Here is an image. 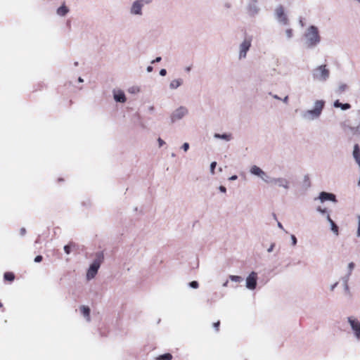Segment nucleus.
<instances>
[{
  "mask_svg": "<svg viewBox=\"0 0 360 360\" xmlns=\"http://www.w3.org/2000/svg\"><path fill=\"white\" fill-rule=\"evenodd\" d=\"M304 44L307 49H314L321 42L319 28L315 25H309L303 34Z\"/></svg>",
  "mask_w": 360,
  "mask_h": 360,
  "instance_id": "obj_2",
  "label": "nucleus"
},
{
  "mask_svg": "<svg viewBox=\"0 0 360 360\" xmlns=\"http://www.w3.org/2000/svg\"><path fill=\"white\" fill-rule=\"evenodd\" d=\"M219 190L220 192H221L223 193H226V188L224 186H220L219 187Z\"/></svg>",
  "mask_w": 360,
  "mask_h": 360,
  "instance_id": "obj_38",
  "label": "nucleus"
},
{
  "mask_svg": "<svg viewBox=\"0 0 360 360\" xmlns=\"http://www.w3.org/2000/svg\"><path fill=\"white\" fill-rule=\"evenodd\" d=\"M277 225H278V227L279 229H282V230H284V228H283V225L281 224V223L278 222V224H277Z\"/></svg>",
  "mask_w": 360,
  "mask_h": 360,
  "instance_id": "obj_49",
  "label": "nucleus"
},
{
  "mask_svg": "<svg viewBox=\"0 0 360 360\" xmlns=\"http://www.w3.org/2000/svg\"><path fill=\"white\" fill-rule=\"evenodd\" d=\"M42 260V257L40 256V255H38L35 258H34V262H39Z\"/></svg>",
  "mask_w": 360,
  "mask_h": 360,
  "instance_id": "obj_40",
  "label": "nucleus"
},
{
  "mask_svg": "<svg viewBox=\"0 0 360 360\" xmlns=\"http://www.w3.org/2000/svg\"><path fill=\"white\" fill-rule=\"evenodd\" d=\"M238 179V176L236 175H233L229 177V180L230 181H235Z\"/></svg>",
  "mask_w": 360,
  "mask_h": 360,
  "instance_id": "obj_45",
  "label": "nucleus"
},
{
  "mask_svg": "<svg viewBox=\"0 0 360 360\" xmlns=\"http://www.w3.org/2000/svg\"><path fill=\"white\" fill-rule=\"evenodd\" d=\"M78 80L79 82H83V81H84L83 79L81 77H79Z\"/></svg>",
  "mask_w": 360,
  "mask_h": 360,
  "instance_id": "obj_53",
  "label": "nucleus"
},
{
  "mask_svg": "<svg viewBox=\"0 0 360 360\" xmlns=\"http://www.w3.org/2000/svg\"><path fill=\"white\" fill-rule=\"evenodd\" d=\"M269 185L276 186L285 191H288L291 188L290 181L284 176H271Z\"/></svg>",
  "mask_w": 360,
  "mask_h": 360,
  "instance_id": "obj_9",
  "label": "nucleus"
},
{
  "mask_svg": "<svg viewBox=\"0 0 360 360\" xmlns=\"http://www.w3.org/2000/svg\"><path fill=\"white\" fill-rule=\"evenodd\" d=\"M191 69V66L186 67V68H185V71H186V72H190Z\"/></svg>",
  "mask_w": 360,
  "mask_h": 360,
  "instance_id": "obj_51",
  "label": "nucleus"
},
{
  "mask_svg": "<svg viewBox=\"0 0 360 360\" xmlns=\"http://www.w3.org/2000/svg\"><path fill=\"white\" fill-rule=\"evenodd\" d=\"M189 286L192 288H198V283L197 281H192L189 283Z\"/></svg>",
  "mask_w": 360,
  "mask_h": 360,
  "instance_id": "obj_34",
  "label": "nucleus"
},
{
  "mask_svg": "<svg viewBox=\"0 0 360 360\" xmlns=\"http://www.w3.org/2000/svg\"><path fill=\"white\" fill-rule=\"evenodd\" d=\"M245 10L247 13L251 17L257 15L261 11L259 0H247Z\"/></svg>",
  "mask_w": 360,
  "mask_h": 360,
  "instance_id": "obj_11",
  "label": "nucleus"
},
{
  "mask_svg": "<svg viewBox=\"0 0 360 360\" xmlns=\"http://www.w3.org/2000/svg\"><path fill=\"white\" fill-rule=\"evenodd\" d=\"M311 77L315 82H326L330 77V70L328 65L321 64L314 67L311 70Z\"/></svg>",
  "mask_w": 360,
  "mask_h": 360,
  "instance_id": "obj_3",
  "label": "nucleus"
},
{
  "mask_svg": "<svg viewBox=\"0 0 360 360\" xmlns=\"http://www.w3.org/2000/svg\"><path fill=\"white\" fill-rule=\"evenodd\" d=\"M283 102L285 103H288V96L284 97V98L283 99Z\"/></svg>",
  "mask_w": 360,
  "mask_h": 360,
  "instance_id": "obj_48",
  "label": "nucleus"
},
{
  "mask_svg": "<svg viewBox=\"0 0 360 360\" xmlns=\"http://www.w3.org/2000/svg\"><path fill=\"white\" fill-rule=\"evenodd\" d=\"M285 39L287 41H290L292 39V38L295 36V32L292 28L291 27H287L284 30L283 32Z\"/></svg>",
  "mask_w": 360,
  "mask_h": 360,
  "instance_id": "obj_19",
  "label": "nucleus"
},
{
  "mask_svg": "<svg viewBox=\"0 0 360 360\" xmlns=\"http://www.w3.org/2000/svg\"><path fill=\"white\" fill-rule=\"evenodd\" d=\"M184 83V79L182 78H176L172 79L169 84V88L170 90H175L180 87Z\"/></svg>",
  "mask_w": 360,
  "mask_h": 360,
  "instance_id": "obj_16",
  "label": "nucleus"
},
{
  "mask_svg": "<svg viewBox=\"0 0 360 360\" xmlns=\"http://www.w3.org/2000/svg\"><path fill=\"white\" fill-rule=\"evenodd\" d=\"M79 310H80L81 314L86 319V321L87 322H90L91 321L90 308L86 305H82L79 307Z\"/></svg>",
  "mask_w": 360,
  "mask_h": 360,
  "instance_id": "obj_17",
  "label": "nucleus"
},
{
  "mask_svg": "<svg viewBox=\"0 0 360 360\" xmlns=\"http://www.w3.org/2000/svg\"><path fill=\"white\" fill-rule=\"evenodd\" d=\"M150 110H154V108L153 107H150Z\"/></svg>",
  "mask_w": 360,
  "mask_h": 360,
  "instance_id": "obj_56",
  "label": "nucleus"
},
{
  "mask_svg": "<svg viewBox=\"0 0 360 360\" xmlns=\"http://www.w3.org/2000/svg\"><path fill=\"white\" fill-rule=\"evenodd\" d=\"M274 20L282 26L290 24V18L287 9L281 4L277 5L273 12Z\"/></svg>",
  "mask_w": 360,
  "mask_h": 360,
  "instance_id": "obj_4",
  "label": "nucleus"
},
{
  "mask_svg": "<svg viewBox=\"0 0 360 360\" xmlns=\"http://www.w3.org/2000/svg\"><path fill=\"white\" fill-rule=\"evenodd\" d=\"M68 12V9L65 6H61L57 9V14L60 16H65Z\"/></svg>",
  "mask_w": 360,
  "mask_h": 360,
  "instance_id": "obj_24",
  "label": "nucleus"
},
{
  "mask_svg": "<svg viewBox=\"0 0 360 360\" xmlns=\"http://www.w3.org/2000/svg\"><path fill=\"white\" fill-rule=\"evenodd\" d=\"M252 36L246 35L240 42L238 47V58L239 60H244L247 58L248 52L252 46Z\"/></svg>",
  "mask_w": 360,
  "mask_h": 360,
  "instance_id": "obj_7",
  "label": "nucleus"
},
{
  "mask_svg": "<svg viewBox=\"0 0 360 360\" xmlns=\"http://www.w3.org/2000/svg\"><path fill=\"white\" fill-rule=\"evenodd\" d=\"M25 231V229H21V233H22V234H24Z\"/></svg>",
  "mask_w": 360,
  "mask_h": 360,
  "instance_id": "obj_54",
  "label": "nucleus"
},
{
  "mask_svg": "<svg viewBox=\"0 0 360 360\" xmlns=\"http://www.w3.org/2000/svg\"><path fill=\"white\" fill-rule=\"evenodd\" d=\"M172 358V354L167 353L162 355H160L157 358L158 360H171Z\"/></svg>",
  "mask_w": 360,
  "mask_h": 360,
  "instance_id": "obj_27",
  "label": "nucleus"
},
{
  "mask_svg": "<svg viewBox=\"0 0 360 360\" xmlns=\"http://www.w3.org/2000/svg\"><path fill=\"white\" fill-rule=\"evenodd\" d=\"M153 67H152V66H148V67H147V68H146V71H147L148 72H152V71H153Z\"/></svg>",
  "mask_w": 360,
  "mask_h": 360,
  "instance_id": "obj_47",
  "label": "nucleus"
},
{
  "mask_svg": "<svg viewBox=\"0 0 360 360\" xmlns=\"http://www.w3.org/2000/svg\"><path fill=\"white\" fill-rule=\"evenodd\" d=\"M214 138L216 139H222L226 141H230L232 139V135L231 134H226V133L223 134H214Z\"/></svg>",
  "mask_w": 360,
  "mask_h": 360,
  "instance_id": "obj_21",
  "label": "nucleus"
},
{
  "mask_svg": "<svg viewBox=\"0 0 360 360\" xmlns=\"http://www.w3.org/2000/svg\"><path fill=\"white\" fill-rule=\"evenodd\" d=\"M216 165H217V162H212L210 164V173L212 174H214V169H215Z\"/></svg>",
  "mask_w": 360,
  "mask_h": 360,
  "instance_id": "obj_32",
  "label": "nucleus"
},
{
  "mask_svg": "<svg viewBox=\"0 0 360 360\" xmlns=\"http://www.w3.org/2000/svg\"><path fill=\"white\" fill-rule=\"evenodd\" d=\"M64 251L67 255H69L70 253V246L67 245L64 246Z\"/></svg>",
  "mask_w": 360,
  "mask_h": 360,
  "instance_id": "obj_37",
  "label": "nucleus"
},
{
  "mask_svg": "<svg viewBox=\"0 0 360 360\" xmlns=\"http://www.w3.org/2000/svg\"><path fill=\"white\" fill-rule=\"evenodd\" d=\"M340 280L342 283L345 290L349 291V288L348 282H349V279L347 278V277H341Z\"/></svg>",
  "mask_w": 360,
  "mask_h": 360,
  "instance_id": "obj_26",
  "label": "nucleus"
},
{
  "mask_svg": "<svg viewBox=\"0 0 360 360\" xmlns=\"http://www.w3.org/2000/svg\"><path fill=\"white\" fill-rule=\"evenodd\" d=\"M325 104L326 102L322 99L314 100L311 108L305 109L300 112V118L308 122L318 120L322 115Z\"/></svg>",
  "mask_w": 360,
  "mask_h": 360,
  "instance_id": "obj_1",
  "label": "nucleus"
},
{
  "mask_svg": "<svg viewBox=\"0 0 360 360\" xmlns=\"http://www.w3.org/2000/svg\"><path fill=\"white\" fill-rule=\"evenodd\" d=\"M300 25L303 26V22L302 20L300 21Z\"/></svg>",
  "mask_w": 360,
  "mask_h": 360,
  "instance_id": "obj_55",
  "label": "nucleus"
},
{
  "mask_svg": "<svg viewBox=\"0 0 360 360\" xmlns=\"http://www.w3.org/2000/svg\"><path fill=\"white\" fill-rule=\"evenodd\" d=\"M228 283H229V281H226L224 283H223V287L226 288L228 286Z\"/></svg>",
  "mask_w": 360,
  "mask_h": 360,
  "instance_id": "obj_50",
  "label": "nucleus"
},
{
  "mask_svg": "<svg viewBox=\"0 0 360 360\" xmlns=\"http://www.w3.org/2000/svg\"><path fill=\"white\" fill-rule=\"evenodd\" d=\"M189 143H187V142H185L182 144L181 146V149L184 151V152H187L189 149Z\"/></svg>",
  "mask_w": 360,
  "mask_h": 360,
  "instance_id": "obj_31",
  "label": "nucleus"
},
{
  "mask_svg": "<svg viewBox=\"0 0 360 360\" xmlns=\"http://www.w3.org/2000/svg\"><path fill=\"white\" fill-rule=\"evenodd\" d=\"M158 142L160 147L162 146L165 143V142L161 138L158 139Z\"/></svg>",
  "mask_w": 360,
  "mask_h": 360,
  "instance_id": "obj_39",
  "label": "nucleus"
},
{
  "mask_svg": "<svg viewBox=\"0 0 360 360\" xmlns=\"http://www.w3.org/2000/svg\"><path fill=\"white\" fill-rule=\"evenodd\" d=\"M316 210H317V212H319V213H321L322 214H326L328 212L326 209L322 208L321 207H318L316 208Z\"/></svg>",
  "mask_w": 360,
  "mask_h": 360,
  "instance_id": "obj_33",
  "label": "nucleus"
},
{
  "mask_svg": "<svg viewBox=\"0 0 360 360\" xmlns=\"http://www.w3.org/2000/svg\"><path fill=\"white\" fill-rule=\"evenodd\" d=\"M333 106L335 108H340L342 110H347L351 108V105L349 103H341L338 100L335 101L333 103Z\"/></svg>",
  "mask_w": 360,
  "mask_h": 360,
  "instance_id": "obj_22",
  "label": "nucleus"
},
{
  "mask_svg": "<svg viewBox=\"0 0 360 360\" xmlns=\"http://www.w3.org/2000/svg\"><path fill=\"white\" fill-rule=\"evenodd\" d=\"M349 86L345 82H339L335 89V92L338 94H341L347 91Z\"/></svg>",
  "mask_w": 360,
  "mask_h": 360,
  "instance_id": "obj_20",
  "label": "nucleus"
},
{
  "mask_svg": "<svg viewBox=\"0 0 360 360\" xmlns=\"http://www.w3.org/2000/svg\"><path fill=\"white\" fill-rule=\"evenodd\" d=\"M2 306H3V305H2L1 302H0V307H1Z\"/></svg>",
  "mask_w": 360,
  "mask_h": 360,
  "instance_id": "obj_57",
  "label": "nucleus"
},
{
  "mask_svg": "<svg viewBox=\"0 0 360 360\" xmlns=\"http://www.w3.org/2000/svg\"><path fill=\"white\" fill-rule=\"evenodd\" d=\"M347 322L357 341L360 340V321L355 316H349Z\"/></svg>",
  "mask_w": 360,
  "mask_h": 360,
  "instance_id": "obj_12",
  "label": "nucleus"
},
{
  "mask_svg": "<svg viewBox=\"0 0 360 360\" xmlns=\"http://www.w3.org/2000/svg\"><path fill=\"white\" fill-rule=\"evenodd\" d=\"M258 275L255 271L250 272L245 278V287L250 290H254L257 288Z\"/></svg>",
  "mask_w": 360,
  "mask_h": 360,
  "instance_id": "obj_13",
  "label": "nucleus"
},
{
  "mask_svg": "<svg viewBox=\"0 0 360 360\" xmlns=\"http://www.w3.org/2000/svg\"><path fill=\"white\" fill-rule=\"evenodd\" d=\"M338 281L335 282L333 284H331V285H330V287H329L330 290L331 292H332V291H333V290L336 288V287L338 286Z\"/></svg>",
  "mask_w": 360,
  "mask_h": 360,
  "instance_id": "obj_36",
  "label": "nucleus"
},
{
  "mask_svg": "<svg viewBox=\"0 0 360 360\" xmlns=\"http://www.w3.org/2000/svg\"><path fill=\"white\" fill-rule=\"evenodd\" d=\"M148 0H134L129 7V13L132 17L141 18L143 15L144 6L149 4Z\"/></svg>",
  "mask_w": 360,
  "mask_h": 360,
  "instance_id": "obj_6",
  "label": "nucleus"
},
{
  "mask_svg": "<svg viewBox=\"0 0 360 360\" xmlns=\"http://www.w3.org/2000/svg\"><path fill=\"white\" fill-rule=\"evenodd\" d=\"M4 278L7 281H12L14 279V275L13 273H6L4 274Z\"/></svg>",
  "mask_w": 360,
  "mask_h": 360,
  "instance_id": "obj_30",
  "label": "nucleus"
},
{
  "mask_svg": "<svg viewBox=\"0 0 360 360\" xmlns=\"http://www.w3.org/2000/svg\"><path fill=\"white\" fill-rule=\"evenodd\" d=\"M103 255L101 254H98L96 258L90 264L86 274V279L87 281H91L95 278L101 266V264L103 262Z\"/></svg>",
  "mask_w": 360,
  "mask_h": 360,
  "instance_id": "obj_8",
  "label": "nucleus"
},
{
  "mask_svg": "<svg viewBox=\"0 0 360 360\" xmlns=\"http://www.w3.org/2000/svg\"><path fill=\"white\" fill-rule=\"evenodd\" d=\"M166 74H167V71H166V70H165V69H161V70H160V75L161 76H162V77H163V76H165V75H166Z\"/></svg>",
  "mask_w": 360,
  "mask_h": 360,
  "instance_id": "obj_41",
  "label": "nucleus"
},
{
  "mask_svg": "<svg viewBox=\"0 0 360 360\" xmlns=\"http://www.w3.org/2000/svg\"><path fill=\"white\" fill-rule=\"evenodd\" d=\"M219 326V321H217V323H214L213 324V326L214 327V328L217 330H218V327Z\"/></svg>",
  "mask_w": 360,
  "mask_h": 360,
  "instance_id": "obj_46",
  "label": "nucleus"
},
{
  "mask_svg": "<svg viewBox=\"0 0 360 360\" xmlns=\"http://www.w3.org/2000/svg\"><path fill=\"white\" fill-rule=\"evenodd\" d=\"M326 220L330 223V221H333V219L330 218L329 213H326Z\"/></svg>",
  "mask_w": 360,
  "mask_h": 360,
  "instance_id": "obj_42",
  "label": "nucleus"
},
{
  "mask_svg": "<svg viewBox=\"0 0 360 360\" xmlns=\"http://www.w3.org/2000/svg\"><path fill=\"white\" fill-rule=\"evenodd\" d=\"M274 246H275V245H274V243H272V244L269 246V248L267 249V252H271L273 251L274 248Z\"/></svg>",
  "mask_w": 360,
  "mask_h": 360,
  "instance_id": "obj_43",
  "label": "nucleus"
},
{
  "mask_svg": "<svg viewBox=\"0 0 360 360\" xmlns=\"http://www.w3.org/2000/svg\"><path fill=\"white\" fill-rule=\"evenodd\" d=\"M356 115L360 120V109L357 110ZM350 130L353 134H360V122L356 127H350Z\"/></svg>",
  "mask_w": 360,
  "mask_h": 360,
  "instance_id": "obj_23",
  "label": "nucleus"
},
{
  "mask_svg": "<svg viewBox=\"0 0 360 360\" xmlns=\"http://www.w3.org/2000/svg\"><path fill=\"white\" fill-rule=\"evenodd\" d=\"M250 174L259 178L266 184H269L271 176L257 165H252L250 168Z\"/></svg>",
  "mask_w": 360,
  "mask_h": 360,
  "instance_id": "obj_10",
  "label": "nucleus"
},
{
  "mask_svg": "<svg viewBox=\"0 0 360 360\" xmlns=\"http://www.w3.org/2000/svg\"><path fill=\"white\" fill-rule=\"evenodd\" d=\"M329 224H330V230L332 231V232L335 235L338 236L339 234V230H338V226L335 224V222L333 221H330Z\"/></svg>",
  "mask_w": 360,
  "mask_h": 360,
  "instance_id": "obj_25",
  "label": "nucleus"
},
{
  "mask_svg": "<svg viewBox=\"0 0 360 360\" xmlns=\"http://www.w3.org/2000/svg\"><path fill=\"white\" fill-rule=\"evenodd\" d=\"M357 219V229L356 231V238H360V215L356 216Z\"/></svg>",
  "mask_w": 360,
  "mask_h": 360,
  "instance_id": "obj_28",
  "label": "nucleus"
},
{
  "mask_svg": "<svg viewBox=\"0 0 360 360\" xmlns=\"http://www.w3.org/2000/svg\"><path fill=\"white\" fill-rule=\"evenodd\" d=\"M319 199L320 200V201L321 202H323L327 200L332 201L333 202H337L335 195H334L333 193H327L325 191H322L320 193Z\"/></svg>",
  "mask_w": 360,
  "mask_h": 360,
  "instance_id": "obj_14",
  "label": "nucleus"
},
{
  "mask_svg": "<svg viewBox=\"0 0 360 360\" xmlns=\"http://www.w3.org/2000/svg\"><path fill=\"white\" fill-rule=\"evenodd\" d=\"M113 98L116 102L124 103L126 101L125 94L120 89L113 91Z\"/></svg>",
  "mask_w": 360,
  "mask_h": 360,
  "instance_id": "obj_15",
  "label": "nucleus"
},
{
  "mask_svg": "<svg viewBox=\"0 0 360 360\" xmlns=\"http://www.w3.org/2000/svg\"><path fill=\"white\" fill-rule=\"evenodd\" d=\"M161 57H157L155 60H152V63H159L161 60Z\"/></svg>",
  "mask_w": 360,
  "mask_h": 360,
  "instance_id": "obj_44",
  "label": "nucleus"
},
{
  "mask_svg": "<svg viewBox=\"0 0 360 360\" xmlns=\"http://www.w3.org/2000/svg\"><path fill=\"white\" fill-rule=\"evenodd\" d=\"M291 243L292 246H295L297 245V238L294 235H291L290 236Z\"/></svg>",
  "mask_w": 360,
  "mask_h": 360,
  "instance_id": "obj_35",
  "label": "nucleus"
},
{
  "mask_svg": "<svg viewBox=\"0 0 360 360\" xmlns=\"http://www.w3.org/2000/svg\"><path fill=\"white\" fill-rule=\"evenodd\" d=\"M188 114L189 110L186 106L179 105L170 112L169 116V123L172 124H176L187 117Z\"/></svg>",
  "mask_w": 360,
  "mask_h": 360,
  "instance_id": "obj_5",
  "label": "nucleus"
},
{
  "mask_svg": "<svg viewBox=\"0 0 360 360\" xmlns=\"http://www.w3.org/2000/svg\"><path fill=\"white\" fill-rule=\"evenodd\" d=\"M273 97L276 100H280V98L277 95H274Z\"/></svg>",
  "mask_w": 360,
  "mask_h": 360,
  "instance_id": "obj_52",
  "label": "nucleus"
},
{
  "mask_svg": "<svg viewBox=\"0 0 360 360\" xmlns=\"http://www.w3.org/2000/svg\"><path fill=\"white\" fill-rule=\"evenodd\" d=\"M229 278L233 282H240L242 281V278L239 276L231 275Z\"/></svg>",
  "mask_w": 360,
  "mask_h": 360,
  "instance_id": "obj_29",
  "label": "nucleus"
},
{
  "mask_svg": "<svg viewBox=\"0 0 360 360\" xmlns=\"http://www.w3.org/2000/svg\"><path fill=\"white\" fill-rule=\"evenodd\" d=\"M355 266L356 264L354 262H349L346 266L345 273L342 277H347V278L350 279Z\"/></svg>",
  "mask_w": 360,
  "mask_h": 360,
  "instance_id": "obj_18",
  "label": "nucleus"
}]
</instances>
